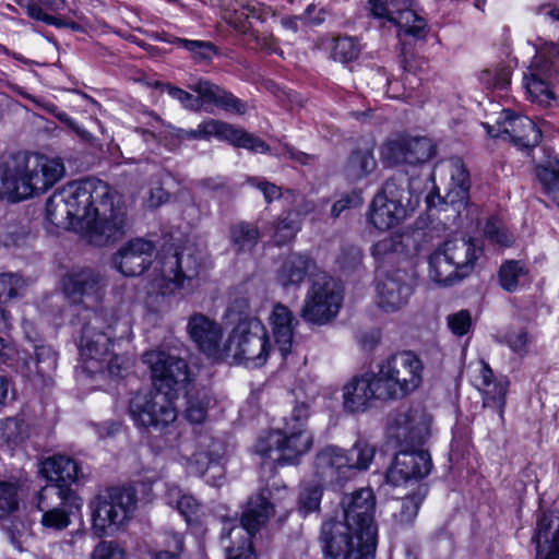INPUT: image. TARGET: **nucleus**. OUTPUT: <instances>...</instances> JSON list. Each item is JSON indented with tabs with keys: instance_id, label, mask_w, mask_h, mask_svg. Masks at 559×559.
Returning <instances> with one entry per match:
<instances>
[{
	"instance_id": "31",
	"label": "nucleus",
	"mask_w": 559,
	"mask_h": 559,
	"mask_svg": "<svg viewBox=\"0 0 559 559\" xmlns=\"http://www.w3.org/2000/svg\"><path fill=\"white\" fill-rule=\"evenodd\" d=\"M189 88L198 93L202 100L206 103L214 104L225 110L234 111L239 115L246 112V106L240 99L210 81L199 80L194 84H190Z\"/></svg>"
},
{
	"instance_id": "26",
	"label": "nucleus",
	"mask_w": 559,
	"mask_h": 559,
	"mask_svg": "<svg viewBox=\"0 0 559 559\" xmlns=\"http://www.w3.org/2000/svg\"><path fill=\"white\" fill-rule=\"evenodd\" d=\"M188 332L198 348L206 356L221 359L222 347L219 346L223 329L222 326L202 313H194L188 322Z\"/></svg>"
},
{
	"instance_id": "58",
	"label": "nucleus",
	"mask_w": 559,
	"mask_h": 559,
	"mask_svg": "<svg viewBox=\"0 0 559 559\" xmlns=\"http://www.w3.org/2000/svg\"><path fill=\"white\" fill-rule=\"evenodd\" d=\"M537 177L544 190L552 197L559 205V163L551 167H538Z\"/></svg>"
},
{
	"instance_id": "52",
	"label": "nucleus",
	"mask_w": 559,
	"mask_h": 559,
	"mask_svg": "<svg viewBox=\"0 0 559 559\" xmlns=\"http://www.w3.org/2000/svg\"><path fill=\"white\" fill-rule=\"evenodd\" d=\"M176 43L186 48L191 53V58L198 63L210 62L213 56L217 53L216 46L211 41L177 38Z\"/></svg>"
},
{
	"instance_id": "14",
	"label": "nucleus",
	"mask_w": 559,
	"mask_h": 559,
	"mask_svg": "<svg viewBox=\"0 0 559 559\" xmlns=\"http://www.w3.org/2000/svg\"><path fill=\"white\" fill-rule=\"evenodd\" d=\"M344 520L354 532L377 544L378 526L374 520L376 496L370 488H360L345 495L341 501Z\"/></svg>"
},
{
	"instance_id": "40",
	"label": "nucleus",
	"mask_w": 559,
	"mask_h": 559,
	"mask_svg": "<svg viewBox=\"0 0 559 559\" xmlns=\"http://www.w3.org/2000/svg\"><path fill=\"white\" fill-rule=\"evenodd\" d=\"M370 386L372 389L374 400L395 401L404 396L400 385H396L391 373L382 362L377 373H366Z\"/></svg>"
},
{
	"instance_id": "32",
	"label": "nucleus",
	"mask_w": 559,
	"mask_h": 559,
	"mask_svg": "<svg viewBox=\"0 0 559 559\" xmlns=\"http://www.w3.org/2000/svg\"><path fill=\"white\" fill-rule=\"evenodd\" d=\"M552 520L547 514L537 519L533 542L536 544L537 559H559V523L551 531Z\"/></svg>"
},
{
	"instance_id": "43",
	"label": "nucleus",
	"mask_w": 559,
	"mask_h": 559,
	"mask_svg": "<svg viewBox=\"0 0 559 559\" xmlns=\"http://www.w3.org/2000/svg\"><path fill=\"white\" fill-rule=\"evenodd\" d=\"M46 217L56 227L64 229L78 223L63 194V189L56 191L48 199L46 203Z\"/></svg>"
},
{
	"instance_id": "30",
	"label": "nucleus",
	"mask_w": 559,
	"mask_h": 559,
	"mask_svg": "<svg viewBox=\"0 0 559 559\" xmlns=\"http://www.w3.org/2000/svg\"><path fill=\"white\" fill-rule=\"evenodd\" d=\"M207 133L216 136L219 140H225L237 147H243L252 152H267L269 145L260 138L248 133L243 129L236 128L233 124L211 119V124L207 127Z\"/></svg>"
},
{
	"instance_id": "12",
	"label": "nucleus",
	"mask_w": 559,
	"mask_h": 559,
	"mask_svg": "<svg viewBox=\"0 0 559 559\" xmlns=\"http://www.w3.org/2000/svg\"><path fill=\"white\" fill-rule=\"evenodd\" d=\"M37 507L43 512L40 523L47 530L61 531L70 523V515L81 507V499L72 489L47 485L37 493Z\"/></svg>"
},
{
	"instance_id": "3",
	"label": "nucleus",
	"mask_w": 559,
	"mask_h": 559,
	"mask_svg": "<svg viewBox=\"0 0 559 559\" xmlns=\"http://www.w3.org/2000/svg\"><path fill=\"white\" fill-rule=\"evenodd\" d=\"M271 493L269 488H262L251 495L242 511L240 524L228 531L224 528L222 538L230 543L226 546V559H255L251 538L275 513V507L270 501Z\"/></svg>"
},
{
	"instance_id": "41",
	"label": "nucleus",
	"mask_w": 559,
	"mask_h": 559,
	"mask_svg": "<svg viewBox=\"0 0 559 559\" xmlns=\"http://www.w3.org/2000/svg\"><path fill=\"white\" fill-rule=\"evenodd\" d=\"M377 167V160L371 148H357L352 152L345 166L344 174L350 181H359L369 176Z\"/></svg>"
},
{
	"instance_id": "20",
	"label": "nucleus",
	"mask_w": 559,
	"mask_h": 559,
	"mask_svg": "<svg viewBox=\"0 0 559 559\" xmlns=\"http://www.w3.org/2000/svg\"><path fill=\"white\" fill-rule=\"evenodd\" d=\"M413 292V275L403 270H394L378 282L377 304L385 312H395L408 304Z\"/></svg>"
},
{
	"instance_id": "53",
	"label": "nucleus",
	"mask_w": 559,
	"mask_h": 559,
	"mask_svg": "<svg viewBox=\"0 0 559 559\" xmlns=\"http://www.w3.org/2000/svg\"><path fill=\"white\" fill-rule=\"evenodd\" d=\"M117 322V317L111 310L97 309L94 310L87 321L83 324L82 330H88L90 332L106 331L112 335V329Z\"/></svg>"
},
{
	"instance_id": "16",
	"label": "nucleus",
	"mask_w": 559,
	"mask_h": 559,
	"mask_svg": "<svg viewBox=\"0 0 559 559\" xmlns=\"http://www.w3.org/2000/svg\"><path fill=\"white\" fill-rule=\"evenodd\" d=\"M371 13L384 17L399 27L397 36L421 39L427 34V23L413 10V0H369Z\"/></svg>"
},
{
	"instance_id": "29",
	"label": "nucleus",
	"mask_w": 559,
	"mask_h": 559,
	"mask_svg": "<svg viewBox=\"0 0 559 559\" xmlns=\"http://www.w3.org/2000/svg\"><path fill=\"white\" fill-rule=\"evenodd\" d=\"M40 473L49 485L71 489L70 486L79 479V465L69 456L52 455L41 462Z\"/></svg>"
},
{
	"instance_id": "5",
	"label": "nucleus",
	"mask_w": 559,
	"mask_h": 559,
	"mask_svg": "<svg viewBox=\"0 0 559 559\" xmlns=\"http://www.w3.org/2000/svg\"><path fill=\"white\" fill-rule=\"evenodd\" d=\"M130 227L127 206L122 195L114 190L112 193L94 207L93 215L85 225L84 238L96 247H106L124 238Z\"/></svg>"
},
{
	"instance_id": "51",
	"label": "nucleus",
	"mask_w": 559,
	"mask_h": 559,
	"mask_svg": "<svg viewBox=\"0 0 559 559\" xmlns=\"http://www.w3.org/2000/svg\"><path fill=\"white\" fill-rule=\"evenodd\" d=\"M323 493V484H307L302 488L298 498V511L302 515L318 511Z\"/></svg>"
},
{
	"instance_id": "48",
	"label": "nucleus",
	"mask_w": 559,
	"mask_h": 559,
	"mask_svg": "<svg viewBox=\"0 0 559 559\" xmlns=\"http://www.w3.org/2000/svg\"><path fill=\"white\" fill-rule=\"evenodd\" d=\"M376 455V448L366 441H357L349 450H346V459L349 460L350 476L355 471H367Z\"/></svg>"
},
{
	"instance_id": "47",
	"label": "nucleus",
	"mask_w": 559,
	"mask_h": 559,
	"mask_svg": "<svg viewBox=\"0 0 559 559\" xmlns=\"http://www.w3.org/2000/svg\"><path fill=\"white\" fill-rule=\"evenodd\" d=\"M166 497L168 504L175 507L187 522H190L200 510L201 506L198 500L191 495L183 493L178 486L168 487Z\"/></svg>"
},
{
	"instance_id": "4",
	"label": "nucleus",
	"mask_w": 559,
	"mask_h": 559,
	"mask_svg": "<svg viewBox=\"0 0 559 559\" xmlns=\"http://www.w3.org/2000/svg\"><path fill=\"white\" fill-rule=\"evenodd\" d=\"M271 349L269 335L262 322L255 318L240 320L222 347V358L246 367H261Z\"/></svg>"
},
{
	"instance_id": "7",
	"label": "nucleus",
	"mask_w": 559,
	"mask_h": 559,
	"mask_svg": "<svg viewBox=\"0 0 559 559\" xmlns=\"http://www.w3.org/2000/svg\"><path fill=\"white\" fill-rule=\"evenodd\" d=\"M319 542L324 557L372 559L377 544L366 540L345 522L330 519L322 523Z\"/></svg>"
},
{
	"instance_id": "61",
	"label": "nucleus",
	"mask_w": 559,
	"mask_h": 559,
	"mask_svg": "<svg viewBox=\"0 0 559 559\" xmlns=\"http://www.w3.org/2000/svg\"><path fill=\"white\" fill-rule=\"evenodd\" d=\"M486 238L492 243L508 247L513 242V237L507 228L497 219L490 218L484 227Z\"/></svg>"
},
{
	"instance_id": "25",
	"label": "nucleus",
	"mask_w": 559,
	"mask_h": 559,
	"mask_svg": "<svg viewBox=\"0 0 559 559\" xmlns=\"http://www.w3.org/2000/svg\"><path fill=\"white\" fill-rule=\"evenodd\" d=\"M103 287L102 275L88 267L72 271L63 278V292L75 304H83L85 299L98 301Z\"/></svg>"
},
{
	"instance_id": "19",
	"label": "nucleus",
	"mask_w": 559,
	"mask_h": 559,
	"mask_svg": "<svg viewBox=\"0 0 559 559\" xmlns=\"http://www.w3.org/2000/svg\"><path fill=\"white\" fill-rule=\"evenodd\" d=\"M435 146L427 138H401L388 141L381 151L383 163L390 167L401 164L417 165L428 162Z\"/></svg>"
},
{
	"instance_id": "22",
	"label": "nucleus",
	"mask_w": 559,
	"mask_h": 559,
	"mask_svg": "<svg viewBox=\"0 0 559 559\" xmlns=\"http://www.w3.org/2000/svg\"><path fill=\"white\" fill-rule=\"evenodd\" d=\"M155 245L143 238H135L124 243L112 257L117 271L124 276H139L153 263Z\"/></svg>"
},
{
	"instance_id": "57",
	"label": "nucleus",
	"mask_w": 559,
	"mask_h": 559,
	"mask_svg": "<svg viewBox=\"0 0 559 559\" xmlns=\"http://www.w3.org/2000/svg\"><path fill=\"white\" fill-rule=\"evenodd\" d=\"M26 424L22 418L9 417L0 420V439L4 442H19L26 436Z\"/></svg>"
},
{
	"instance_id": "64",
	"label": "nucleus",
	"mask_w": 559,
	"mask_h": 559,
	"mask_svg": "<svg viewBox=\"0 0 559 559\" xmlns=\"http://www.w3.org/2000/svg\"><path fill=\"white\" fill-rule=\"evenodd\" d=\"M24 286L22 278L13 273L0 274V300H10L19 295Z\"/></svg>"
},
{
	"instance_id": "28",
	"label": "nucleus",
	"mask_w": 559,
	"mask_h": 559,
	"mask_svg": "<svg viewBox=\"0 0 559 559\" xmlns=\"http://www.w3.org/2000/svg\"><path fill=\"white\" fill-rule=\"evenodd\" d=\"M224 454L225 445L222 441L203 436L199 440V449L188 459V463L200 475H204L210 469H215L218 472V476H222L223 468L219 462Z\"/></svg>"
},
{
	"instance_id": "37",
	"label": "nucleus",
	"mask_w": 559,
	"mask_h": 559,
	"mask_svg": "<svg viewBox=\"0 0 559 559\" xmlns=\"http://www.w3.org/2000/svg\"><path fill=\"white\" fill-rule=\"evenodd\" d=\"M427 492L428 488L425 484H417L416 489L411 495L394 500L391 510L395 523L401 526L413 524Z\"/></svg>"
},
{
	"instance_id": "35",
	"label": "nucleus",
	"mask_w": 559,
	"mask_h": 559,
	"mask_svg": "<svg viewBox=\"0 0 559 559\" xmlns=\"http://www.w3.org/2000/svg\"><path fill=\"white\" fill-rule=\"evenodd\" d=\"M293 321V312L286 306L282 304L274 306L271 323L273 325L275 343L283 357H286L292 350L294 335Z\"/></svg>"
},
{
	"instance_id": "21",
	"label": "nucleus",
	"mask_w": 559,
	"mask_h": 559,
	"mask_svg": "<svg viewBox=\"0 0 559 559\" xmlns=\"http://www.w3.org/2000/svg\"><path fill=\"white\" fill-rule=\"evenodd\" d=\"M402 448L386 472V480L399 486L409 480L425 478L432 468L431 456L426 450Z\"/></svg>"
},
{
	"instance_id": "39",
	"label": "nucleus",
	"mask_w": 559,
	"mask_h": 559,
	"mask_svg": "<svg viewBox=\"0 0 559 559\" xmlns=\"http://www.w3.org/2000/svg\"><path fill=\"white\" fill-rule=\"evenodd\" d=\"M471 179L469 173L461 159H453L451 162V188L445 195V202L453 206H461L467 204L469 198Z\"/></svg>"
},
{
	"instance_id": "38",
	"label": "nucleus",
	"mask_w": 559,
	"mask_h": 559,
	"mask_svg": "<svg viewBox=\"0 0 559 559\" xmlns=\"http://www.w3.org/2000/svg\"><path fill=\"white\" fill-rule=\"evenodd\" d=\"M343 405L347 412H365L374 400L367 376L352 379L343 389Z\"/></svg>"
},
{
	"instance_id": "24",
	"label": "nucleus",
	"mask_w": 559,
	"mask_h": 559,
	"mask_svg": "<svg viewBox=\"0 0 559 559\" xmlns=\"http://www.w3.org/2000/svg\"><path fill=\"white\" fill-rule=\"evenodd\" d=\"M384 366L391 373L404 396L409 395L423 382L424 366L421 360L412 352H402L388 358Z\"/></svg>"
},
{
	"instance_id": "9",
	"label": "nucleus",
	"mask_w": 559,
	"mask_h": 559,
	"mask_svg": "<svg viewBox=\"0 0 559 559\" xmlns=\"http://www.w3.org/2000/svg\"><path fill=\"white\" fill-rule=\"evenodd\" d=\"M312 437L305 429L287 421L282 430H274L261 436L255 443V452L262 457L277 463H295L310 450Z\"/></svg>"
},
{
	"instance_id": "27",
	"label": "nucleus",
	"mask_w": 559,
	"mask_h": 559,
	"mask_svg": "<svg viewBox=\"0 0 559 559\" xmlns=\"http://www.w3.org/2000/svg\"><path fill=\"white\" fill-rule=\"evenodd\" d=\"M508 385L509 382L506 379H496L489 365L481 361L476 386L481 393L483 406L496 411L500 421L503 420Z\"/></svg>"
},
{
	"instance_id": "46",
	"label": "nucleus",
	"mask_w": 559,
	"mask_h": 559,
	"mask_svg": "<svg viewBox=\"0 0 559 559\" xmlns=\"http://www.w3.org/2000/svg\"><path fill=\"white\" fill-rule=\"evenodd\" d=\"M259 238V228L253 224L240 222L230 227V240L237 251H251Z\"/></svg>"
},
{
	"instance_id": "54",
	"label": "nucleus",
	"mask_w": 559,
	"mask_h": 559,
	"mask_svg": "<svg viewBox=\"0 0 559 559\" xmlns=\"http://www.w3.org/2000/svg\"><path fill=\"white\" fill-rule=\"evenodd\" d=\"M360 53V46L354 37H337L334 40L332 57L342 63L354 61Z\"/></svg>"
},
{
	"instance_id": "59",
	"label": "nucleus",
	"mask_w": 559,
	"mask_h": 559,
	"mask_svg": "<svg viewBox=\"0 0 559 559\" xmlns=\"http://www.w3.org/2000/svg\"><path fill=\"white\" fill-rule=\"evenodd\" d=\"M300 218H297L293 212L287 211L285 216L282 217L275 229V237L278 245H283L294 238L296 233L300 229Z\"/></svg>"
},
{
	"instance_id": "13",
	"label": "nucleus",
	"mask_w": 559,
	"mask_h": 559,
	"mask_svg": "<svg viewBox=\"0 0 559 559\" xmlns=\"http://www.w3.org/2000/svg\"><path fill=\"white\" fill-rule=\"evenodd\" d=\"M62 189L74 218L81 225L86 224L93 215L94 207L104 203L115 190L108 183L93 177L70 182Z\"/></svg>"
},
{
	"instance_id": "56",
	"label": "nucleus",
	"mask_w": 559,
	"mask_h": 559,
	"mask_svg": "<svg viewBox=\"0 0 559 559\" xmlns=\"http://www.w3.org/2000/svg\"><path fill=\"white\" fill-rule=\"evenodd\" d=\"M362 251L355 245H343L336 257V264L340 270L349 273L357 270L361 265Z\"/></svg>"
},
{
	"instance_id": "45",
	"label": "nucleus",
	"mask_w": 559,
	"mask_h": 559,
	"mask_svg": "<svg viewBox=\"0 0 559 559\" xmlns=\"http://www.w3.org/2000/svg\"><path fill=\"white\" fill-rule=\"evenodd\" d=\"M376 195L388 199L406 210L411 202L408 178L405 175L389 178Z\"/></svg>"
},
{
	"instance_id": "15",
	"label": "nucleus",
	"mask_w": 559,
	"mask_h": 559,
	"mask_svg": "<svg viewBox=\"0 0 559 559\" xmlns=\"http://www.w3.org/2000/svg\"><path fill=\"white\" fill-rule=\"evenodd\" d=\"M431 417L416 407L397 413L388 426V438L400 448L421 445L430 436Z\"/></svg>"
},
{
	"instance_id": "63",
	"label": "nucleus",
	"mask_w": 559,
	"mask_h": 559,
	"mask_svg": "<svg viewBox=\"0 0 559 559\" xmlns=\"http://www.w3.org/2000/svg\"><path fill=\"white\" fill-rule=\"evenodd\" d=\"M511 70L509 67L499 64L495 69H486L481 72V81L486 84L497 87L506 88L510 83Z\"/></svg>"
},
{
	"instance_id": "18",
	"label": "nucleus",
	"mask_w": 559,
	"mask_h": 559,
	"mask_svg": "<svg viewBox=\"0 0 559 559\" xmlns=\"http://www.w3.org/2000/svg\"><path fill=\"white\" fill-rule=\"evenodd\" d=\"M202 264V251L194 245H186L166 260L163 272L177 288L191 292L198 285Z\"/></svg>"
},
{
	"instance_id": "6",
	"label": "nucleus",
	"mask_w": 559,
	"mask_h": 559,
	"mask_svg": "<svg viewBox=\"0 0 559 559\" xmlns=\"http://www.w3.org/2000/svg\"><path fill=\"white\" fill-rule=\"evenodd\" d=\"M136 492L132 488L111 487L92 502L93 531L97 537L118 532L133 515Z\"/></svg>"
},
{
	"instance_id": "44",
	"label": "nucleus",
	"mask_w": 559,
	"mask_h": 559,
	"mask_svg": "<svg viewBox=\"0 0 559 559\" xmlns=\"http://www.w3.org/2000/svg\"><path fill=\"white\" fill-rule=\"evenodd\" d=\"M25 366L29 374H36L46 379H50L57 367V355L51 347L39 345L34 347V356L29 357Z\"/></svg>"
},
{
	"instance_id": "55",
	"label": "nucleus",
	"mask_w": 559,
	"mask_h": 559,
	"mask_svg": "<svg viewBox=\"0 0 559 559\" xmlns=\"http://www.w3.org/2000/svg\"><path fill=\"white\" fill-rule=\"evenodd\" d=\"M404 246L400 236L385 237L372 247V255L377 261H392L393 255L403 252Z\"/></svg>"
},
{
	"instance_id": "62",
	"label": "nucleus",
	"mask_w": 559,
	"mask_h": 559,
	"mask_svg": "<svg viewBox=\"0 0 559 559\" xmlns=\"http://www.w3.org/2000/svg\"><path fill=\"white\" fill-rule=\"evenodd\" d=\"M17 491L13 484L0 483V519L7 518L17 509Z\"/></svg>"
},
{
	"instance_id": "23",
	"label": "nucleus",
	"mask_w": 559,
	"mask_h": 559,
	"mask_svg": "<svg viewBox=\"0 0 559 559\" xmlns=\"http://www.w3.org/2000/svg\"><path fill=\"white\" fill-rule=\"evenodd\" d=\"M348 462L346 450L326 445L316 455L314 477L323 485H342L350 478Z\"/></svg>"
},
{
	"instance_id": "2",
	"label": "nucleus",
	"mask_w": 559,
	"mask_h": 559,
	"mask_svg": "<svg viewBox=\"0 0 559 559\" xmlns=\"http://www.w3.org/2000/svg\"><path fill=\"white\" fill-rule=\"evenodd\" d=\"M481 252L472 238L449 239L430 254L429 276L443 286L460 283L474 272Z\"/></svg>"
},
{
	"instance_id": "34",
	"label": "nucleus",
	"mask_w": 559,
	"mask_h": 559,
	"mask_svg": "<svg viewBox=\"0 0 559 559\" xmlns=\"http://www.w3.org/2000/svg\"><path fill=\"white\" fill-rule=\"evenodd\" d=\"M112 335L106 331L90 332L82 330L79 349L84 360L103 362L110 355Z\"/></svg>"
},
{
	"instance_id": "11",
	"label": "nucleus",
	"mask_w": 559,
	"mask_h": 559,
	"mask_svg": "<svg viewBox=\"0 0 559 559\" xmlns=\"http://www.w3.org/2000/svg\"><path fill=\"white\" fill-rule=\"evenodd\" d=\"M143 362L148 367L155 389L173 397L186 388L189 367L185 359L164 350H150L143 354Z\"/></svg>"
},
{
	"instance_id": "10",
	"label": "nucleus",
	"mask_w": 559,
	"mask_h": 559,
	"mask_svg": "<svg viewBox=\"0 0 559 559\" xmlns=\"http://www.w3.org/2000/svg\"><path fill=\"white\" fill-rule=\"evenodd\" d=\"M174 397L162 391L136 392L129 401V414L134 423L154 430H167L177 418Z\"/></svg>"
},
{
	"instance_id": "33",
	"label": "nucleus",
	"mask_w": 559,
	"mask_h": 559,
	"mask_svg": "<svg viewBox=\"0 0 559 559\" xmlns=\"http://www.w3.org/2000/svg\"><path fill=\"white\" fill-rule=\"evenodd\" d=\"M406 216V210L388 199L374 195L370 211L369 222L378 229L386 230L399 225Z\"/></svg>"
},
{
	"instance_id": "50",
	"label": "nucleus",
	"mask_w": 559,
	"mask_h": 559,
	"mask_svg": "<svg viewBox=\"0 0 559 559\" xmlns=\"http://www.w3.org/2000/svg\"><path fill=\"white\" fill-rule=\"evenodd\" d=\"M247 182L262 192L267 204L280 198H284L286 201H296V192L294 190L287 189L285 192H282L280 187L264 178L250 177L247 179Z\"/></svg>"
},
{
	"instance_id": "49",
	"label": "nucleus",
	"mask_w": 559,
	"mask_h": 559,
	"mask_svg": "<svg viewBox=\"0 0 559 559\" xmlns=\"http://www.w3.org/2000/svg\"><path fill=\"white\" fill-rule=\"evenodd\" d=\"M528 273L525 263L516 260L503 262L499 269V283L509 293L515 292L522 277Z\"/></svg>"
},
{
	"instance_id": "8",
	"label": "nucleus",
	"mask_w": 559,
	"mask_h": 559,
	"mask_svg": "<svg viewBox=\"0 0 559 559\" xmlns=\"http://www.w3.org/2000/svg\"><path fill=\"white\" fill-rule=\"evenodd\" d=\"M342 299L337 282L325 272H317L310 277L300 317L312 324H326L337 316Z\"/></svg>"
},
{
	"instance_id": "1",
	"label": "nucleus",
	"mask_w": 559,
	"mask_h": 559,
	"mask_svg": "<svg viewBox=\"0 0 559 559\" xmlns=\"http://www.w3.org/2000/svg\"><path fill=\"white\" fill-rule=\"evenodd\" d=\"M63 175L64 166L60 158L32 155L26 158L23 166L0 175V193L14 201L23 200L47 191Z\"/></svg>"
},
{
	"instance_id": "60",
	"label": "nucleus",
	"mask_w": 559,
	"mask_h": 559,
	"mask_svg": "<svg viewBox=\"0 0 559 559\" xmlns=\"http://www.w3.org/2000/svg\"><path fill=\"white\" fill-rule=\"evenodd\" d=\"M539 58V61H535L536 67L544 69L548 78L556 75L559 70V43L545 44Z\"/></svg>"
},
{
	"instance_id": "36",
	"label": "nucleus",
	"mask_w": 559,
	"mask_h": 559,
	"mask_svg": "<svg viewBox=\"0 0 559 559\" xmlns=\"http://www.w3.org/2000/svg\"><path fill=\"white\" fill-rule=\"evenodd\" d=\"M550 82L559 84V75L552 74L548 78L545 74V70L537 67L536 69L531 68L530 73L524 76V86L533 102H537L543 106H548L555 100V92L550 90Z\"/></svg>"
},
{
	"instance_id": "17",
	"label": "nucleus",
	"mask_w": 559,
	"mask_h": 559,
	"mask_svg": "<svg viewBox=\"0 0 559 559\" xmlns=\"http://www.w3.org/2000/svg\"><path fill=\"white\" fill-rule=\"evenodd\" d=\"M483 126L490 136L510 141L520 148L535 147L542 139V131L533 120L514 115L510 110H503L496 124L483 123Z\"/></svg>"
},
{
	"instance_id": "42",
	"label": "nucleus",
	"mask_w": 559,
	"mask_h": 559,
	"mask_svg": "<svg viewBox=\"0 0 559 559\" xmlns=\"http://www.w3.org/2000/svg\"><path fill=\"white\" fill-rule=\"evenodd\" d=\"M311 260L301 254L289 255L277 271V281L283 287L299 286L305 280Z\"/></svg>"
}]
</instances>
